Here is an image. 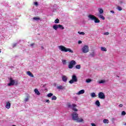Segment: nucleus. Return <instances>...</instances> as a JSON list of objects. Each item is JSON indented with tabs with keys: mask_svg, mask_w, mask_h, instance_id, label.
I'll return each mask as SVG.
<instances>
[{
	"mask_svg": "<svg viewBox=\"0 0 126 126\" xmlns=\"http://www.w3.org/2000/svg\"><path fill=\"white\" fill-rule=\"evenodd\" d=\"M58 48L62 52H64L65 53H66L67 52H69V53H73V51L70 49V48H67L63 45H60L58 47Z\"/></svg>",
	"mask_w": 126,
	"mask_h": 126,
	"instance_id": "1",
	"label": "nucleus"
},
{
	"mask_svg": "<svg viewBox=\"0 0 126 126\" xmlns=\"http://www.w3.org/2000/svg\"><path fill=\"white\" fill-rule=\"evenodd\" d=\"M89 18V20H94L95 23H100V20L97 18L96 16L93 15H89L88 16Z\"/></svg>",
	"mask_w": 126,
	"mask_h": 126,
	"instance_id": "2",
	"label": "nucleus"
},
{
	"mask_svg": "<svg viewBox=\"0 0 126 126\" xmlns=\"http://www.w3.org/2000/svg\"><path fill=\"white\" fill-rule=\"evenodd\" d=\"M77 81H78V80L77 79V77H76V75H73L72 76V79L69 81V83H70V84H72V83L77 82Z\"/></svg>",
	"mask_w": 126,
	"mask_h": 126,
	"instance_id": "3",
	"label": "nucleus"
},
{
	"mask_svg": "<svg viewBox=\"0 0 126 126\" xmlns=\"http://www.w3.org/2000/svg\"><path fill=\"white\" fill-rule=\"evenodd\" d=\"M82 53L86 54L89 52V47L88 45H84L81 49Z\"/></svg>",
	"mask_w": 126,
	"mask_h": 126,
	"instance_id": "4",
	"label": "nucleus"
},
{
	"mask_svg": "<svg viewBox=\"0 0 126 126\" xmlns=\"http://www.w3.org/2000/svg\"><path fill=\"white\" fill-rule=\"evenodd\" d=\"M75 64H76V62L75 61L72 60L69 62L68 67L70 69H71L72 68H73V65H75Z\"/></svg>",
	"mask_w": 126,
	"mask_h": 126,
	"instance_id": "5",
	"label": "nucleus"
},
{
	"mask_svg": "<svg viewBox=\"0 0 126 126\" xmlns=\"http://www.w3.org/2000/svg\"><path fill=\"white\" fill-rule=\"evenodd\" d=\"M72 118L73 121H77L78 120V114L76 112H73L72 114Z\"/></svg>",
	"mask_w": 126,
	"mask_h": 126,
	"instance_id": "6",
	"label": "nucleus"
},
{
	"mask_svg": "<svg viewBox=\"0 0 126 126\" xmlns=\"http://www.w3.org/2000/svg\"><path fill=\"white\" fill-rule=\"evenodd\" d=\"M98 98L100 99H104L106 98V96L105 95V94L103 92H99L98 94Z\"/></svg>",
	"mask_w": 126,
	"mask_h": 126,
	"instance_id": "7",
	"label": "nucleus"
},
{
	"mask_svg": "<svg viewBox=\"0 0 126 126\" xmlns=\"http://www.w3.org/2000/svg\"><path fill=\"white\" fill-rule=\"evenodd\" d=\"M15 82L12 80V78H10V83L8 84V86H11L14 85Z\"/></svg>",
	"mask_w": 126,
	"mask_h": 126,
	"instance_id": "8",
	"label": "nucleus"
},
{
	"mask_svg": "<svg viewBox=\"0 0 126 126\" xmlns=\"http://www.w3.org/2000/svg\"><path fill=\"white\" fill-rule=\"evenodd\" d=\"M75 107H76V104H72V110H73V111H74L75 112H77L78 110L76 109Z\"/></svg>",
	"mask_w": 126,
	"mask_h": 126,
	"instance_id": "9",
	"label": "nucleus"
},
{
	"mask_svg": "<svg viewBox=\"0 0 126 126\" xmlns=\"http://www.w3.org/2000/svg\"><path fill=\"white\" fill-rule=\"evenodd\" d=\"M29 99H30V95L27 94L26 98L24 99V102H28Z\"/></svg>",
	"mask_w": 126,
	"mask_h": 126,
	"instance_id": "10",
	"label": "nucleus"
},
{
	"mask_svg": "<svg viewBox=\"0 0 126 126\" xmlns=\"http://www.w3.org/2000/svg\"><path fill=\"white\" fill-rule=\"evenodd\" d=\"M62 80L63 82H66V81H67V77L65 75H63L62 77Z\"/></svg>",
	"mask_w": 126,
	"mask_h": 126,
	"instance_id": "11",
	"label": "nucleus"
},
{
	"mask_svg": "<svg viewBox=\"0 0 126 126\" xmlns=\"http://www.w3.org/2000/svg\"><path fill=\"white\" fill-rule=\"evenodd\" d=\"M10 102H9V101L6 102V106H5V108H6V109H10Z\"/></svg>",
	"mask_w": 126,
	"mask_h": 126,
	"instance_id": "12",
	"label": "nucleus"
},
{
	"mask_svg": "<svg viewBox=\"0 0 126 126\" xmlns=\"http://www.w3.org/2000/svg\"><path fill=\"white\" fill-rule=\"evenodd\" d=\"M27 74L29 75V76H31V77H34V75L31 73V71H28L27 72Z\"/></svg>",
	"mask_w": 126,
	"mask_h": 126,
	"instance_id": "13",
	"label": "nucleus"
},
{
	"mask_svg": "<svg viewBox=\"0 0 126 126\" xmlns=\"http://www.w3.org/2000/svg\"><path fill=\"white\" fill-rule=\"evenodd\" d=\"M85 91L84 90H81L79 92L77 93V95H80L81 94H84Z\"/></svg>",
	"mask_w": 126,
	"mask_h": 126,
	"instance_id": "14",
	"label": "nucleus"
},
{
	"mask_svg": "<svg viewBox=\"0 0 126 126\" xmlns=\"http://www.w3.org/2000/svg\"><path fill=\"white\" fill-rule=\"evenodd\" d=\"M53 29H54V30H58V29L59 28V25H57V24H55V25H54L53 26Z\"/></svg>",
	"mask_w": 126,
	"mask_h": 126,
	"instance_id": "15",
	"label": "nucleus"
},
{
	"mask_svg": "<svg viewBox=\"0 0 126 126\" xmlns=\"http://www.w3.org/2000/svg\"><path fill=\"white\" fill-rule=\"evenodd\" d=\"M57 89L59 90H63L64 89V87L62 85L57 86Z\"/></svg>",
	"mask_w": 126,
	"mask_h": 126,
	"instance_id": "16",
	"label": "nucleus"
},
{
	"mask_svg": "<svg viewBox=\"0 0 126 126\" xmlns=\"http://www.w3.org/2000/svg\"><path fill=\"white\" fill-rule=\"evenodd\" d=\"M98 10L99 14H103V13H104V11L103 10V9H102V8H98Z\"/></svg>",
	"mask_w": 126,
	"mask_h": 126,
	"instance_id": "17",
	"label": "nucleus"
},
{
	"mask_svg": "<svg viewBox=\"0 0 126 126\" xmlns=\"http://www.w3.org/2000/svg\"><path fill=\"white\" fill-rule=\"evenodd\" d=\"M33 20H35V21H38V20H41L40 17H35L32 18Z\"/></svg>",
	"mask_w": 126,
	"mask_h": 126,
	"instance_id": "18",
	"label": "nucleus"
},
{
	"mask_svg": "<svg viewBox=\"0 0 126 126\" xmlns=\"http://www.w3.org/2000/svg\"><path fill=\"white\" fill-rule=\"evenodd\" d=\"M83 121V119L79 118V117H78V120H77V122H78V123H82Z\"/></svg>",
	"mask_w": 126,
	"mask_h": 126,
	"instance_id": "19",
	"label": "nucleus"
},
{
	"mask_svg": "<svg viewBox=\"0 0 126 126\" xmlns=\"http://www.w3.org/2000/svg\"><path fill=\"white\" fill-rule=\"evenodd\" d=\"M34 92L37 95H40V92L37 89H34Z\"/></svg>",
	"mask_w": 126,
	"mask_h": 126,
	"instance_id": "20",
	"label": "nucleus"
},
{
	"mask_svg": "<svg viewBox=\"0 0 126 126\" xmlns=\"http://www.w3.org/2000/svg\"><path fill=\"white\" fill-rule=\"evenodd\" d=\"M58 28L61 29V30H63V29H64V27H63L62 25H58Z\"/></svg>",
	"mask_w": 126,
	"mask_h": 126,
	"instance_id": "21",
	"label": "nucleus"
},
{
	"mask_svg": "<svg viewBox=\"0 0 126 126\" xmlns=\"http://www.w3.org/2000/svg\"><path fill=\"white\" fill-rule=\"evenodd\" d=\"M91 57H95V52L94 50H92V53L90 54Z\"/></svg>",
	"mask_w": 126,
	"mask_h": 126,
	"instance_id": "22",
	"label": "nucleus"
},
{
	"mask_svg": "<svg viewBox=\"0 0 126 126\" xmlns=\"http://www.w3.org/2000/svg\"><path fill=\"white\" fill-rule=\"evenodd\" d=\"M95 105L97 106V107H100V101H99V100H96L95 101Z\"/></svg>",
	"mask_w": 126,
	"mask_h": 126,
	"instance_id": "23",
	"label": "nucleus"
},
{
	"mask_svg": "<svg viewBox=\"0 0 126 126\" xmlns=\"http://www.w3.org/2000/svg\"><path fill=\"white\" fill-rule=\"evenodd\" d=\"M75 67L76 69H80V68H81V66L80 65V64H78V65H76L75 66Z\"/></svg>",
	"mask_w": 126,
	"mask_h": 126,
	"instance_id": "24",
	"label": "nucleus"
},
{
	"mask_svg": "<svg viewBox=\"0 0 126 126\" xmlns=\"http://www.w3.org/2000/svg\"><path fill=\"white\" fill-rule=\"evenodd\" d=\"M98 17H99V18H101V19H102V20H105V17H104V16H103L102 15H99Z\"/></svg>",
	"mask_w": 126,
	"mask_h": 126,
	"instance_id": "25",
	"label": "nucleus"
},
{
	"mask_svg": "<svg viewBox=\"0 0 126 126\" xmlns=\"http://www.w3.org/2000/svg\"><path fill=\"white\" fill-rule=\"evenodd\" d=\"M101 51L102 52H107V49L104 47H101Z\"/></svg>",
	"mask_w": 126,
	"mask_h": 126,
	"instance_id": "26",
	"label": "nucleus"
},
{
	"mask_svg": "<svg viewBox=\"0 0 126 126\" xmlns=\"http://www.w3.org/2000/svg\"><path fill=\"white\" fill-rule=\"evenodd\" d=\"M104 124H109V120L108 119H104L103 120Z\"/></svg>",
	"mask_w": 126,
	"mask_h": 126,
	"instance_id": "27",
	"label": "nucleus"
},
{
	"mask_svg": "<svg viewBox=\"0 0 126 126\" xmlns=\"http://www.w3.org/2000/svg\"><path fill=\"white\" fill-rule=\"evenodd\" d=\"M91 97H92L93 98H94V97H96V94H95V93H92L91 94Z\"/></svg>",
	"mask_w": 126,
	"mask_h": 126,
	"instance_id": "28",
	"label": "nucleus"
},
{
	"mask_svg": "<svg viewBox=\"0 0 126 126\" xmlns=\"http://www.w3.org/2000/svg\"><path fill=\"white\" fill-rule=\"evenodd\" d=\"M54 22L55 23H60V20L59 19H56Z\"/></svg>",
	"mask_w": 126,
	"mask_h": 126,
	"instance_id": "29",
	"label": "nucleus"
},
{
	"mask_svg": "<svg viewBox=\"0 0 126 126\" xmlns=\"http://www.w3.org/2000/svg\"><path fill=\"white\" fill-rule=\"evenodd\" d=\"M78 34H79L80 35H85V32H78Z\"/></svg>",
	"mask_w": 126,
	"mask_h": 126,
	"instance_id": "30",
	"label": "nucleus"
},
{
	"mask_svg": "<svg viewBox=\"0 0 126 126\" xmlns=\"http://www.w3.org/2000/svg\"><path fill=\"white\" fill-rule=\"evenodd\" d=\"M53 94L52 93H49L47 94V97H48L49 98L52 97V96H53Z\"/></svg>",
	"mask_w": 126,
	"mask_h": 126,
	"instance_id": "31",
	"label": "nucleus"
},
{
	"mask_svg": "<svg viewBox=\"0 0 126 126\" xmlns=\"http://www.w3.org/2000/svg\"><path fill=\"white\" fill-rule=\"evenodd\" d=\"M86 81L87 83H89V82H91L92 80L90 79H88L86 80Z\"/></svg>",
	"mask_w": 126,
	"mask_h": 126,
	"instance_id": "32",
	"label": "nucleus"
},
{
	"mask_svg": "<svg viewBox=\"0 0 126 126\" xmlns=\"http://www.w3.org/2000/svg\"><path fill=\"white\" fill-rule=\"evenodd\" d=\"M52 100H57V96H53L52 97Z\"/></svg>",
	"mask_w": 126,
	"mask_h": 126,
	"instance_id": "33",
	"label": "nucleus"
},
{
	"mask_svg": "<svg viewBox=\"0 0 126 126\" xmlns=\"http://www.w3.org/2000/svg\"><path fill=\"white\" fill-rule=\"evenodd\" d=\"M62 63L64 65L66 64V60H63Z\"/></svg>",
	"mask_w": 126,
	"mask_h": 126,
	"instance_id": "34",
	"label": "nucleus"
},
{
	"mask_svg": "<svg viewBox=\"0 0 126 126\" xmlns=\"http://www.w3.org/2000/svg\"><path fill=\"white\" fill-rule=\"evenodd\" d=\"M117 9H118V10H119L120 11H121V10H122V7H121V6H118L117 7Z\"/></svg>",
	"mask_w": 126,
	"mask_h": 126,
	"instance_id": "35",
	"label": "nucleus"
},
{
	"mask_svg": "<svg viewBox=\"0 0 126 126\" xmlns=\"http://www.w3.org/2000/svg\"><path fill=\"white\" fill-rule=\"evenodd\" d=\"M126 114V111H122V116H125Z\"/></svg>",
	"mask_w": 126,
	"mask_h": 126,
	"instance_id": "36",
	"label": "nucleus"
},
{
	"mask_svg": "<svg viewBox=\"0 0 126 126\" xmlns=\"http://www.w3.org/2000/svg\"><path fill=\"white\" fill-rule=\"evenodd\" d=\"M99 83L100 84L105 83V81L101 80L100 81H99Z\"/></svg>",
	"mask_w": 126,
	"mask_h": 126,
	"instance_id": "37",
	"label": "nucleus"
},
{
	"mask_svg": "<svg viewBox=\"0 0 126 126\" xmlns=\"http://www.w3.org/2000/svg\"><path fill=\"white\" fill-rule=\"evenodd\" d=\"M34 45H35V43H32V44L30 45V46H31V47H33V46H34Z\"/></svg>",
	"mask_w": 126,
	"mask_h": 126,
	"instance_id": "38",
	"label": "nucleus"
},
{
	"mask_svg": "<svg viewBox=\"0 0 126 126\" xmlns=\"http://www.w3.org/2000/svg\"><path fill=\"white\" fill-rule=\"evenodd\" d=\"M17 45V44L16 43L14 44L13 45V48H14V47H16V45Z\"/></svg>",
	"mask_w": 126,
	"mask_h": 126,
	"instance_id": "39",
	"label": "nucleus"
},
{
	"mask_svg": "<svg viewBox=\"0 0 126 126\" xmlns=\"http://www.w3.org/2000/svg\"><path fill=\"white\" fill-rule=\"evenodd\" d=\"M34 5L36 6L38 5V2L37 1L34 2Z\"/></svg>",
	"mask_w": 126,
	"mask_h": 126,
	"instance_id": "40",
	"label": "nucleus"
},
{
	"mask_svg": "<svg viewBox=\"0 0 126 126\" xmlns=\"http://www.w3.org/2000/svg\"><path fill=\"white\" fill-rule=\"evenodd\" d=\"M68 107H69V108H70L71 107V104L70 103H68Z\"/></svg>",
	"mask_w": 126,
	"mask_h": 126,
	"instance_id": "41",
	"label": "nucleus"
},
{
	"mask_svg": "<svg viewBox=\"0 0 126 126\" xmlns=\"http://www.w3.org/2000/svg\"><path fill=\"white\" fill-rule=\"evenodd\" d=\"M104 35H109V32H105L104 33Z\"/></svg>",
	"mask_w": 126,
	"mask_h": 126,
	"instance_id": "42",
	"label": "nucleus"
},
{
	"mask_svg": "<svg viewBox=\"0 0 126 126\" xmlns=\"http://www.w3.org/2000/svg\"><path fill=\"white\" fill-rule=\"evenodd\" d=\"M46 103H50V100H49V99H47L46 100Z\"/></svg>",
	"mask_w": 126,
	"mask_h": 126,
	"instance_id": "43",
	"label": "nucleus"
},
{
	"mask_svg": "<svg viewBox=\"0 0 126 126\" xmlns=\"http://www.w3.org/2000/svg\"><path fill=\"white\" fill-rule=\"evenodd\" d=\"M82 43V41H81V40H79L78 42V44H81Z\"/></svg>",
	"mask_w": 126,
	"mask_h": 126,
	"instance_id": "44",
	"label": "nucleus"
},
{
	"mask_svg": "<svg viewBox=\"0 0 126 126\" xmlns=\"http://www.w3.org/2000/svg\"><path fill=\"white\" fill-rule=\"evenodd\" d=\"M91 126H96V125H95V124H94V123H92L91 124Z\"/></svg>",
	"mask_w": 126,
	"mask_h": 126,
	"instance_id": "45",
	"label": "nucleus"
},
{
	"mask_svg": "<svg viewBox=\"0 0 126 126\" xmlns=\"http://www.w3.org/2000/svg\"><path fill=\"white\" fill-rule=\"evenodd\" d=\"M119 107H120V108H122V107H123V104H120L119 105Z\"/></svg>",
	"mask_w": 126,
	"mask_h": 126,
	"instance_id": "46",
	"label": "nucleus"
},
{
	"mask_svg": "<svg viewBox=\"0 0 126 126\" xmlns=\"http://www.w3.org/2000/svg\"><path fill=\"white\" fill-rule=\"evenodd\" d=\"M110 12H111V13H115V11H114L113 10H111Z\"/></svg>",
	"mask_w": 126,
	"mask_h": 126,
	"instance_id": "47",
	"label": "nucleus"
},
{
	"mask_svg": "<svg viewBox=\"0 0 126 126\" xmlns=\"http://www.w3.org/2000/svg\"><path fill=\"white\" fill-rule=\"evenodd\" d=\"M41 48H42V50H44V47L43 46H41Z\"/></svg>",
	"mask_w": 126,
	"mask_h": 126,
	"instance_id": "48",
	"label": "nucleus"
},
{
	"mask_svg": "<svg viewBox=\"0 0 126 126\" xmlns=\"http://www.w3.org/2000/svg\"><path fill=\"white\" fill-rule=\"evenodd\" d=\"M0 53H1V51H0Z\"/></svg>",
	"mask_w": 126,
	"mask_h": 126,
	"instance_id": "49",
	"label": "nucleus"
},
{
	"mask_svg": "<svg viewBox=\"0 0 126 126\" xmlns=\"http://www.w3.org/2000/svg\"><path fill=\"white\" fill-rule=\"evenodd\" d=\"M125 126H126V123H125Z\"/></svg>",
	"mask_w": 126,
	"mask_h": 126,
	"instance_id": "50",
	"label": "nucleus"
}]
</instances>
